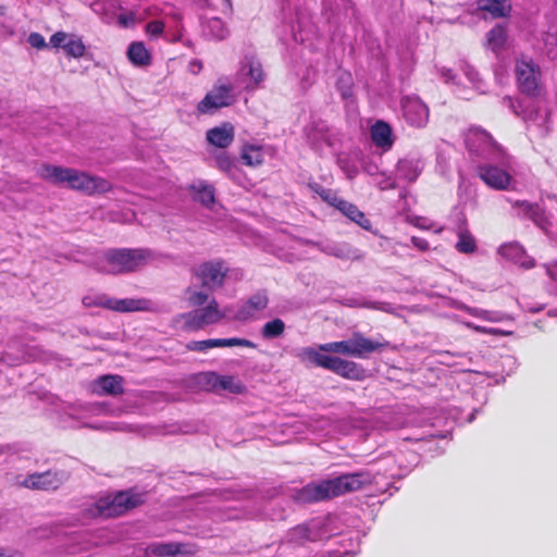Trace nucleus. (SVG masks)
Listing matches in <instances>:
<instances>
[{"label":"nucleus","mask_w":557,"mask_h":557,"mask_svg":"<svg viewBox=\"0 0 557 557\" xmlns=\"http://www.w3.org/2000/svg\"><path fill=\"white\" fill-rule=\"evenodd\" d=\"M386 345L387 343H380L366 337L360 332H355L349 339L322 344L319 350L308 347L302 352L317 367L332 371L346 380L363 381L367 377V370L360 363L320 351L364 359Z\"/></svg>","instance_id":"f257e3e1"},{"label":"nucleus","mask_w":557,"mask_h":557,"mask_svg":"<svg viewBox=\"0 0 557 557\" xmlns=\"http://www.w3.org/2000/svg\"><path fill=\"white\" fill-rule=\"evenodd\" d=\"M374 476L367 470L344 473L333 479L312 482L302 486L296 495L298 502L312 504L329 500L362 490L373 483Z\"/></svg>","instance_id":"f03ea898"},{"label":"nucleus","mask_w":557,"mask_h":557,"mask_svg":"<svg viewBox=\"0 0 557 557\" xmlns=\"http://www.w3.org/2000/svg\"><path fill=\"white\" fill-rule=\"evenodd\" d=\"M186 298L190 307L195 309L183 313L178 318L182 329L187 332L203 330L218 324L224 318L214 297L200 290L199 286L190 285L186 289Z\"/></svg>","instance_id":"7ed1b4c3"},{"label":"nucleus","mask_w":557,"mask_h":557,"mask_svg":"<svg viewBox=\"0 0 557 557\" xmlns=\"http://www.w3.org/2000/svg\"><path fill=\"white\" fill-rule=\"evenodd\" d=\"M39 175L55 185L66 186L87 195L102 194L111 189L109 181L70 168L44 164L39 169Z\"/></svg>","instance_id":"20e7f679"},{"label":"nucleus","mask_w":557,"mask_h":557,"mask_svg":"<svg viewBox=\"0 0 557 557\" xmlns=\"http://www.w3.org/2000/svg\"><path fill=\"white\" fill-rule=\"evenodd\" d=\"M152 259L153 252L149 249H110L98 257L95 269L109 274L129 273L140 270Z\"/></svg>","instance_id":"39448f33"},{"label":"nucleus","mask_w":557,"mask_h":557,"mask_svg":"<svg viewBox=\"0 0 557 557\" xmlns=\"http://www.w3.org/2000/svg\"><path fill=\"white\" fill-rule=\"evenodd\" d=\"M513 74L520 94L532 99L541 98L545 94L542 69L532 57L518 54L515 58Z\"/></svg>","instance_id":"423d86ee"},{"label":"nucleus","mask_w":557,"mask_h":557,"mask_svg":"<svg viewBox=\"0 0 557 557\" xmlns=\"http://www.w3.org/2000/svg\"><path fill=\"white\" fill-rule=\"evenodd\" d=\"M145 502V494L125 491L113 497L100 498L88 508L90 517L112 518L119 517L127 510Z\"/></svg>","instance_id":"0eeeda50"},{"label":"nucleus","mask_w":557,"mask_h":557,"mask_svg":"<svg viewBox=\"0 0 557 557\" xmlns=\"http://www.w3.org/2000/svg\"><path fill=\"white\" fill-rule=\"evenodd\" d=\"M236 97L233 82L227 77H221L199 101L197 112L202 115H212L220 109L232 106L236 101Z\"/></svg>","instance_id":"6e6552de"},{"label":"nucleus","mask_w":557,"mask_h":557,"mask_svg":"<svg viewBox=\"0 0 557 557\" xmlns=\"http://www.w3.org/2000/svg\"><path fill=\"white\" fill-rule=\"evenodd\" d=\"M226 272L227 268L221 261L203 262L195 268L190 285H197L200 290L210 295L211 292L222 286Z\"/></svg>","instance_id":"1a4fd4ad"},{"label":"nucleus","mask_w":557,"mask_h":557,"mask_svg":"<svg viewBox=\"0 0 557 557\" xmlns=\"http://www.w3.org/2000/svg\"><path fill=\"white\" fill-rule=\"evenodd\" d=\"M70 478L69 472L64 470H48L45 472H34L27 475H18L16 484L30 490H57Z\"/></svg>","instance_id":"9d476101"},{"label":"nucleus","mask_w":557,"mask_h":557,"mask_svg":"<svg viewBox=\"0 0 557 557\" xmlns=\"http://www.w3.org/2000/svg\"><path fill=\"white\" fill-rule=\"evenodd\" d=\"M90 9L108 24L117 23L122 27H132L144 16L135 11L121 12L120 2H90Z\"/></svg>","instance_id":"9b49d317"},{"label":"nucleus","mask_w":557,"mask_h":557,"mask_svg":"<svg viewBox=\"0 0 557 557\" xmlns=\"http://www.w3.org/2000/svg\"><path fill=\"white\" fill-rule=\"evenodd\" d=\"M478 176L486 186L495 190L515 189L512 176L504 169L493 164H481L476 168Z\"/></svg>","instance_id":"f8f14e48"},{"label":"nucleus","mask_w":557,"mask_h":557,"mask_svg":"<svg viewBox=\"0 0 557 557\" xmlns=\"http://www.w3.org/2000/svg\"><path fill=\"white\" fill-rule=\"evenodd\" d=\"M96 410L94 405L62 404L59 409L60 420L65 426L87 425L85 420Z\"/></svg>","instance_id":"ddd939ff"},{"label":"nucleus","mask_w":557,"mask_h":557,"mask_svg":"<svg viewBox=\"0 0 557 557\" xmlns=\"http://www.w3.org/2000/svg\"><path fill=\"white\" fill-rule=\"evenodd\" d=\"M147 550L159 557H175L178 555L187 557L193 556L197 552L195 545L177 542L152 543L148 546Z\"/></svg>","instance_id":"4468645a"},{"label":"nucleus","mask_w":557,"mask_h":557,"mask_svg":"<svg viewBox=\"0 0 557 557\" xmlns=\"http://www.w3.org/2000/svg\"><path fill=\"white\" fill-rule=\"evenodd\" d=\"M91 392L99 396H117L124 392V379L116 374L101 375L91 383Z\"/></svg>","instance_id":"2eb2a0df"},{"label":"nucleus","mask_w":557,"mask_h":557,"mask_svg":"<svg viewBox=\"0 0 557 557\" xmlns=\"http://www.w3.org/2000/svg\"><path fill=\"white\" fill-rule=\"evenodd\" d=\"M156 305L147 298H114L112 297L111 311L120 313L139 312V311H153Z\"/></svg>","instance_id":"dca6fc26"},{"label":"nucleus","mask_w":557,"mask_h":557,"mask_svg":"<svg viewBox=\"0 0 557 557\" xmlns=\"http://www.w3.org/2000/svg\"><path fill=\"white\" fill-rule=\"evenodd\" d=\"M371 140L375 147L384 151L392 149L394 145V136L391 125L382 120L376 121L370 129Z\"/></svg>","instance_id":"f3484780"},{"label":"nucleus","mask_w":557,"mask_h":557,"mask_svg":"<svg viewBox=\"0 0 557 557\" xmlns=\"http://www.w3.org/2000/svg\"><path fill=\"white\" fill-rule=\"evenodd\" d=\"M232 346H244L243 338H210L203 341H190L186 348L190 351L207 352L213 348H223Z\"/></svg>","instance_id":"a211bd4d"},{"label":"nucleus","mask_w":557,"mask_h":557,"mask_svg":"<svg viewBox=\"0 0 557 557\" xmlns=\"http://www.w3.org/2000/svg\"><path fill=\"white\" fill-rule=\"evenodd\" d=\"M206 138L209 144L218 148H226L234 140V127L231 123H223L207 131Z\"/></svg>","instance_id":"6ab92c4d"},{"label":"nucleus","mask_w":557,"mask_h":557,"mask_svg":"<svg viewBox=\"0 0 557 557\" xmlns=\"http://www.w3.org/2000/svg\"><path fill=\"white\" fill-rule=\"evenodd\" d=\"M335 208L363 230L371 228V221L361 210L358 209L356 205L341 199Z\"/></svg>","instance_id":"aec40b11"},{"label":"nucleus","mask_w":557,"mask_h":557,"mask_svg":"<svg viewBox=\"0 0 557 557\" xmlns=\"http://www.w3.org/2000/svg\"><path fill=\"white\" fill-rule=\"evenodd\" d=\"M215 162H216L218 168L221 171L226 173L238 185H242V178H243L242 171L227 153H225V152L219 153L215 158Z\"/></svg>","instance_id":"412c9836"},{"label":"nucleus","mask_w":557,"mask_h":557,"mask_svg":"<svg viewBox=\"0 0 557 557\" xmlns=\"http://www.w3.org/2000/svg\"><path fill=\"white\" fill-rule=\"evenodd\" d=\"M405 116L413 125L421 126L428 117V107L421 102H409L405 106Z\"/></svg>","instance_id":"4be33fe9"},{"label":"nucleus","mask_w":557,"mask_h":557,"mask_svg":"<svg viewBox=\"0 0 557 557\" xmlns=\"http://www.w3.org/2000/svg\"><path fill=\"white\" fill-rule=\"evenodd\" d=\"M127 58L137 66H147L151 62L150 53L141 41H135L129 45Z\"/></svg>","instance_id":"5701e85b"},{"label":"nucleus","mask_w":557,"mask_h":557,"mask_svg":"<svg viewBox=\"0 0 557 557\" xmlns=\"http://www.w3.org/2000/svg\"><path fill=\"white\" fill-rule=\"evenodd\" d=\"M507 41L506 28L502 25L494 26L486 34V45L495 53L504 49Z\"/></svg>","instance_id":"b1692460"},{"label":"nucleus","mask_w":557,"mask_h":557,"mask_svg":"<svg viewBox=\"0 0 557 557\" xmlns=\"http://www.w3.org/2000/svg\"><path fill=\"white\" fill-rule=\"evenodd\" d=\"M289 540L295 543L302 545L307 542H313L317 540V534L311 530L309 524H298L289 531Z\"/></svg>","instance_id":"393cba45"},{"label":"nucleus","mask_w":557,"mask_h":557,"mask_svg":"<svg viewBox=\"0 0 557 557\" xmlns=\"http://www.w3.org/2000/svg\"><path fill=\"white\" fill-rule=\"evenodd\" d=\"M456 249L460 253H473L478 249L476 240L469 230L463 228L458 232Z\"/></svg>","instance_id":"a878e982"},{"label":"nucleus","mask_w":557,"mask_h":557,"mask_svg":"<svg viewBox=\"0 0 557 557\" xmlns=\"http://www.w3.org/2000/svg\"><path fill=\"white\" fill-rule=\"evenodd\" d=\"M203 32L214 39H224L227 36V28L219 17H211L203 22Z\"/></svg>","instance_id":"bb28decb"},{"label":"nucleus","mask_w":557,"mask_h":557,"mask_svg":"<svg viewBox=\"0 0 557 557\" xmlns=\"http://www.w3.org/2000/svg\"><path fill=\"white\" fill-rule=\"evenodd\" d=\"M191 188L195 191L196 200L200 201L203 206L209 207L214 203L213 186L205 182H198L193 184Z\"/></svg>","instance_id":"cd10ccee"},{"label":"nucleus","mask_w":557,"mask_h":557,"mask_svg":"<svg viewBox=\"0 0 557 557\" xmlns=\"http://www.w3.org/2000/svg\"><path fill=\"white\" fill-rule=\"evenodd\" d=\"M82 302L86 308H103L110 310L112 297L103 293H90L83 297Z\"/></svg>","instance_id":"c85d7f7f"},{"label":"nucleus","mask_w":557,"mask_h":557,"mask_svg":"<svg viewBox=\"0 0 557 557\" xmlns=\"http://www.w3.org/2000/svg\"><path fill=\"white\" fill-rule=\"evenodd\" d=\"M194 384L200 389L215 393L218 373L215 372H200L194 375Z\"/></svg>","instance_id":"c756f323"},{"label":"nucleus","mask_w":557,"mask_h":557,"mask_svg":"<svg viewBox=\"0 0 557 557\" xmlns=\"http://www.w3.org/2000/svg\"><path fill=\"white\" fill-rule=\"evenodd\" d=\"M225 392L232 393V394L240 393L242 392L240 383H239V381H236L234 376L218 374L215 393L222 394Z\"/></svg>","instance_id":"7c9ffc66"},{"label":"nucleus","mask_w":557,"mask_h":557,"mask_svg":"<svg viewBox=\"0 0 557 557\" xmlns=\"http://www.w3.org/2000/svg\"><path fill=\"white\" fill-rule=\"evenodd\" d=\"M285 331V323L282 319H273L269 322H267L262 330L261 335L265 339H272L280 337Z\"/></svg>","instance_id":"2f4dec72"},{"label":"nucleus","mask_w":557,"mask_h":557,"mask_svg":"<svg viewBox=\"0 0 557 557\" xmlns=\"http://www.w3.org/2000/svg\"><path fill=\"white\" fill-rule=\"evenodd\" d=\"M309 187L310 189L320 196V198L329 203L330 206L332 207H336L338 201L342 199L337 196V194L332 190V189H327V188H324L321 184L319 183H311L309 184Z\"/></svg>","instance_id":"473e14b6"},{"label":"nucleus","mask_w":557,"mask_h":557,"mask_svg":"<svg viewBox=\"0 0 557 557\" xmlns=\"http://www.w3.org/2000/svg\"><path fill=\"white\" fill-rule=\"evenodd\" d=\"M480 9L488 12L493 18H497L507 16L511 10V5L509 2H488Z\"/></svg>","instance_id":"72a5a7b5"},{"label":"nucleus","mask_w":557,"mask_h":557,"mask_svg":"<svg viewBox=\"0 0 557 557\" xmlns=\"http://www.w3.org/2000/svg\"><path fill=\"white\" fill-rule=\"evenodd\" d=\"M85 45L82 39L71 35L66 44L64 45V51L67 55L79 58L85 53Z\"/></svg>","instance_id":"f704fd0d"},{"label":"nucleus","mask_w":557,"mask_h":557,"mask_svg":"<svg viewBox=\"0 0 557 557\" xmlns=\"http://www.w3.org/2000/svg\"><path fill=\"white\" fill-rule=\"evenodd\" d=\"M268 301L269 300H268L267 293L264 290H262V292H258L255 295H252L248 299L247 305H248L249 309H251L253 311H259V310L264 309L268 306Z\"/></svg>","instance_id":"c9c22d12"},{"label":"nucleus","mask_w":557,"mask_h":557,"mask_svg":"<svg viewBox=\"0 0 557 557\" xmlns=\"http://www.w3.org/2000/svg\"><path fill=\"white\" fill-rule=\"evenodd\" d=\"M263 161V152L260 147L246 146V165H259Z\"/></svg>","instance_id":"e433bc0d"},{"label":"nucleus","mask_w":557,"mask_h":557,"mask_svg":"<svg viewBox=\"0 0 557 557\" xmlns=\"http://www.w3.org/2000/svg\"><path fill=\"white\" fill-rule=\"evenodd\" d=\"M249 76L253 81V87H258L264 79V72L262 65L258 61H250Z\"/></svg>","instance_id":"4c0bfd02"},{"label":"nucleus","mask_w":557,"mask_h":557,"mask_svg":"<svg viewBox=\"0 0 557 557\" xmlns=\"http://www.w3.org/2000/svg\"><path fill=\"white\" fill-rule=\"evenodd\" d=\"M515 206L521 208L523 215L531 220L539 214V206L527 200H517Z\"/></svg>","instance_id":"58836bf2"},{"label":"nucleus","mask_w":557,"mask_h":557,"mask_svg":"<svg viewBox=\"0 0 557 557\" xmlns=\"http://www.w3.org/2000/svg\"><path fill=\"white\" fill-rule=\"evenodd\" d=\"M81 537L82 536L73 537V542L65 548L67 554L76 555L88 549L89 542L81 541Z\"/></svg>","instance_id":"ea45409f"},{"label":"nucleus","mask_w":557,"mask_h":557,"mask_svg":"<svg viewBox=\"0 0 557 557\" xmlns=\"http://www.w3.org/2000/svg\"><path fill=\"white\" fill-rule=\"evenodd\" d=\"M71 35H67L65 33H62V32H58L55 34H53L50 38V44L55 47V48H63L64 49V45L66 44V41L69 40Z\"/></svg>","instance_id":"a19ab883"},{"label":"nucleus","mask_w":557,"mask_h":557,"mask_svg":"<svg viewBox=\"0 0 557 557\" xmlns=\"http://www.w3.org/2000/svg\"><path fill=\"white\" fill-rule=\"evenodd\" d=\"M146 29L150 36L157 37L163 33L164 23L161 21H152L147 24Z\"/></svg>","instance_id":"79ce46f5"},{"label":"nucleus","mask_w":557,"mask_h":557,"mask_svg":"<svg viewBox=\"0 0 557 557\" xmlns=\"http://www.w3.org/2000/svg\"><path fill=\"white\" fill-rule=\"evenodd\" d=\"M27 41L32 47L37 49H42L47 46L44 36L39 33H30Z\"/></svg>","instance_id":"37998d69"},{"label":"nucleus","mask_w":557,"mask_h":557,"mask_svg":"<svg viewBox=\"0 0 557 557\" xmlns=\"http://www.w3.org/2000/svg\"><path fill=\"white\" fill-rule=\"evenodd\" d=\"M0 359L1 361L8 363V364H15L17 362H21L23 360H26V356L25 355H17L15 357H11V354L3 350V351H0Z\"/></svg>","instance_id":"c03bdc74"},{"label":"nucleus","mask_w":557,"mask_h":557,"mask_svg":"<svg viewBox=\"0 0 557 557\" xmlns=\"http://www.w3.org/2000/svg\"><path fill=\"white\" fill-rule=\"evenodd\" d=\"M411 243L420 251H426L430 248L429 242L425 238H423V237L412 236L411 237Z\"/></svg>","instance_id":"a18cd8bd"},{"label":"nucleus","mask_w":557,"mask_h":557,"mask_svg":"<svg viewBox=\"0 0 557 557\" xmlns=\"http://www.w3.org/2000/svg\"><path fill=\"white\" fill-rule=\"evenodd\" d=\"M546 274L555 282H557V260L545 264Z\"/></svg>","instance_id":"49530a36"},{"label":"nucleus","mask_w":557,"mask_h":557,"mask_svg":"<svg viewBox=\"0 0 557 557\" xmlns=\"http://www.w3.org/2000/svg\"><path fill=\"white\" fill-rule=\"evenodd\" d=\"M202 70V62L198 59H193L189 61L188 63V71L194 74V75H197L200 71Z\"/></svg>","instance_id":"de8ad7c7"},{"label":"nucleus","mask_w":557,"mask_h":557,"mask_svg":"<svg viewBox=\"0 0 557 557\" xmlns=\"http://www.w3.org/2000/svg\"><path fill=\"white\" fill-rule=\"evenodd\" d=\"M470 134L472 135H475V136H481V137H484V138H490V134L484 131V129H480V128H474V129H470Z\"/></svg>","instance_id":"09e8293b"},{"label":"nucleus","mask_w":557,"mask_h":557,"mask_svg":"<svg viewBox=\"0 0 557 557\" xmlns=\"http://www.w3.org/2000/svg\"><path fill=\"white\" fill-rule=\"evenodd\" d=\"M0 557H12L10 552L5 548H0Z\"/></svg>","instance_id":"8fccbe9b"},{"label":"nucleus","mask_w":557,"mask_h":557,"mask_svg":"<svg viewBox=\"0 0 557 557\" xmlns=\"http://www.w3.org/2000/svg\"><path fill=\"white\" fill-rule=\"evenodd\" d=\"M252 343H250L249 341L246 339V347H252Z\"/></svg>","instance_id":"3c124183"},{"label":"nucleus","mask_w":557,"mask_h":557,"mask_svg":"<svg viewBox=\"0 0 557 557\" xmlns=\"http://www.w3.org/2000/svg\"><path fill=\"white\" fill-rule=\"evenodd\" d=\"M416 226L420 227V228H424V226L422 225V223H416L414 224Z\"/></svg>","instance_id":"603ef678"},{"label":"nucleus","mask_w":557,"mask_h":557,"mask_svg":"<svg viewBox=\"0 0 557 557\" xmlns=\"http://www.w3.org/2000/svg\"><path fill=\"white\" fill-rule=\"evenodd\" d=\"M2 11H3V8H2V7H0V14H2Z\"/></svg>","instance_id":"864d4df0"}]
</instances>
